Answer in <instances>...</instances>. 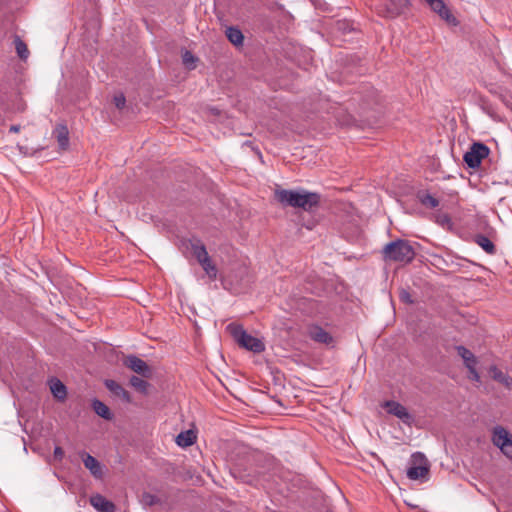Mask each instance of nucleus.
I'll use <instances>...</instances> for the list:
<instances>
[{
	"label": "nucleus",
	"instance_id": "4",
	"mask_svg": "<svg viewBox=\"0 0 512 512\" xmlns=\"http://www.w3.org/2000/svg\"><path fill=\"white\" fill-rule=\"evenodd\" d=\"M408 5V0H378L376 10L386 18H395L402 14Z\"/></svg>",
	"mask_w": 512,
	"mask_h": 512
},
{
	"label": "nucleus",
	"instance_id": "32",
	"mask_svg": "<svg viewBox=\"0 0 512 512\" xmlns=\"http://www.w3.org/2000/svg\"><path fill=\"white\" fill-rule=\"evenodd\" d=\"M182 61H183V64L188 69H194L195 68V63L197 61V58L194 56V54L191 51L186 50L182 54Z\"/></svg>",
	"mask_w": 512,
	"mask_h": 512
},
{
	"label": "nucleus",
	"instance_id": "3",
	"mask_svg": "<svg viewBox=\"0 0 512 512\" xmlns=\"http://www.w3.org/2000/svg\"><path fill=\"white\" fill-rule=\"evenodd\" d=\"M490 149L482 142H474L469 150L464 154L463 160L465 164L471 168H478L483 159L488 157Z\"/></svg>",
	"mask_w": 512,
	"mask_h": 512
},
{
	"label": "nucleus",
	"instance_id": "30",
	"mask_svg": "<svg viewBox=\"0 0 512 512\" xmlns=\"http://www.w3.org/2000/svg\"><path fill=\"white\" fill-rule=\"evenodd\" d=\"M140 502L144 506L152 507L154 505L159 504L161 502V500L154 494H151L149 492H144L141 495Z\"/></svg>",
	"mask_w": 512,
	"mask_h": 512
},
{
	"label": "nucleus",
	"instance_id": "1",
	"mask_svg": "<svg viewBox=\"0 0 512 512\" xmlns=\"http://www.w3.org/2000/svg\"><path fill=\"white\" fill-rule=\"evenodd\" d=\"M415 250L408 240L396 239L387 243L382 249V256L386 262L408 264L415 258Z\"/></svg>",
	"mask_w": 512,
	"mask_h": 512
},
{
	"label": "nucleus",
	"instance_id": "38",
	"mask_svg": "<svg viewBox=\"0 0 512 512\" xmlns=\"http://www.w3.org/2000/svg\"><path fill=\"white\" fill-rule=\"evenodd\" d=\"M10 132L12 133H17L20 131V126L19 125H12L9 129Z\"/></svg>",
	"mask_w": 512,
	"mask_h": 512
},
{
	"label": "nucleus",
	"instance_id": "33",
	"mask_svg": "<svg viewBox=\"0 0 512 512\" xmlns=\"http://www.w3.org/2000/svg\"><path fill=\"white\" fill-rule=\"evenodd\" d=\"M114 104L118 109H123L126 104V98L124 94L120 93L114 96L113 98Z\"/></svg>",
	"mask_w": 512,
	"mask_h": 512
},
{
	"label": "nucleus",
	"instance_id": "13",
	"mask_svg": "<svg viewBox=\"0 0 512 512\" xmlns=\"http://www.w3.org/2000/svg\"><path fill=\"white\" fill-rule=\"evenodd\" d=\"M90 504L99 512H116V505L101 494L90 497Z\"/></svg>",
	"mask_w": 512,
	"mask_h": 512
},
{
	"label": "nucleus",
	"instance_id": "24",
	"mask_svg": "<svg viewBox=\"0 0 512 512\" xmlns=\"http://www.w3.org/2000/svg\"><path fill=\"white\" fill-rule=\"evenodd\" d=\"M196 441V435L192 430H187L179 433L176 437V443L180 447H189Z\"/></svg>",
	"mask_w": 512,
	"mask_h": 512
},
{
	"label": "nucleus",
	"instance_id": "36",
	"mask_svg": "<svg viewBox=\"0 0 512 512\" xmlns=\"http://www.w3.org/2000/svg\"><path fill=\"white\" fill-rule=\"evenodd\" d=\"M469 371V378L473 381L479 382L480 381V375L476 370V367H473L472 369H468Z\"/></svg>",
	"mask_w": 512,
	"mask_h": 512
},
{
	"label": "nucleus",
	"instance_id": "10",
	"mask_svg": "<svg viewBox=\"0 0 512 512\" xmlns=\"http://www.w3.org/2000/svg\"><path fill=\"white\" fill-rule=\"evenodd\" d=\"M384 408H386L387 412L391 415L396 416L400 420H402L406 424H410L413 420L412 415L408 412V410L399 402L388 400L384 403Z\"/></svg>",
	"mask_w": 512,
	"mask_h": 512
},
{
	"label": "nucleus",
	"instance_id": "9",
	"mask_svg": "<svg viewBox=\"0 0 512 512\" xmlns=\"http://www.w3.org/2000/svg\"><path fill=\"white\" fill-rule=\"evenodd\" d=\"M430 8L448 24L458 25L456 17L450 12L443 0H425Z\"/></svg>",
	"mask_w": 512,
	"mask_h": 512
},
{
	"label": "nucleus",
	"instance_id": "18",
	"mask_svg": "<svg viewBox=\"0 0 512 512\" xmlns=\"http://www.w3.org/2000/svg\"><path fill=\"white\" fill-rule=\"evenodd\" d=\"M190 248H191L193 255L195 256V258L197 259V261L199 263L201 261H205V260L207 261V257L209 255H208L205 245L202 243L201 240H199V239L190 240Z\"/></svg>",
	"mask_w": 512,
	"mask_h": 512
},
{
	"label": "nucleus",
	"instance_id": "8",
	"mask_svg": "<svg viewBox=\"0 0 512 512\" xmlns=\"http://www.w3.org/2000/svg\"><path fill=\"white\" fill-rule=\"evenodd\" d=\"M302 189L288 190L276 189L274 192L275 199L283 206L297 208L300 200Z\"/></svg>",
	"mask_w": 512,
	"mask_h": 512
},
{
	"label": "nucleus",
	"instance_id": "22",
	"mask_svg": "<svg viewBox=\"0 0 512 512\" xmlns=\"http://www.w3.org/2000/svg\"><path fill=\"white\" fill-rule=\"evenodd\" d=\"M92 408L98 416L104 418L105 420H111L113 418V414L110 408L98 399H94L92 401Z\"/></svg>",
	"mask_w": 512,
	"mask_h": 512
},
{
	"label": "nucleus",
	"instance_id": "19",
	"mask_svg": "<svg viewBox=\"0 0 512 512\" xmlns=\"http://www.w3.org/2000/svg\"><path fill=\"white\" fill-rule=\"evenodd\" d=\"M50 390L58 401H64L67 397L66 386L57 378L50 381Z\"/></svg>",
	"mask_w": 512,
	"mask_h": 512
},
{
	"label": "nucleus",
	"instance_id": "35",
	"mask_svg": "<svg viewBox=\"0 0 512 512\" xmlns=\"http://www.w3.org/2000/svg\"><path fill=\"white\" fill-rule=\"evenodd\" d=\"M53 456L56 460L61 461L64 457V450L60 446L54 448Z\"/></svg>",
	"mask_w": 512,
	"mask_h": 512
},
{
	"label": "nucleus",
	"instance_id": "23",
	"mask_svg": "<svg viewBox=\"0 0 512 512\" xmlns=\"http://www.w3.org/2000/svg\"><path fill=\"white\" fill-rule=\"evenodd\" d=\"M490 375H491V377L495 381L503 384L507 388H511V386H512V377H510L507 374L503 373L496 366H491V368H490Z\"/></svg>",
	"mask_w": 512,
	"mask_h": 512
},
{
	"label": "nucleus",
	"instance_id": "28",
	"mask_svg": "<svg viewBox=\"0 0 512 512\" xmlns=\"http://www.w3.org/2000/svg\"><path fill=\"white\" fill-rule=\"evenodd\" d=\"M334 28L337 32H340L343 35H346L348 33L356 31V28L354 27V23L347 19L338 20L335 23Z\"/></svg>",
	"mask_w": 512,
	"mask_h": 512
},
{
	"label": "nucleus",
	"instance_id": "21",
	"mask_svg": "<svg viewBox=\"0 0 512 512\" xmlns=\"http://www.w3.org/2000/svg\"><path fill=\"white\" fill-rule=\"evenodd\" d=\"M226 37L234 46H241L244 41L242 31L235 26H230L226 29Z\"/></svg>",
	"mask_w": 512,
	"mask_h": 512
},
{
	"label": "nucleus",
	"instance_id": "6",
	"mask_svg": "<svg viewBox=\"0 0 512 512\" xmlns=\"http://www.w3.org/2000/svg\"><path fill=\"white\" fill-rule=\"evenodd\" d=\"M412 462L414 465L408 468L407 477L411 480L425 478L429 473V466L425 456L420 452H416L412 455Z\"/></svg>",
	"mask_w": 512,
	"mask_h": 512
},
{
	"label": "nucleus",
	"instance_id": "7",
	"mask_svg": "<svg viewBox=\"0 0 512 512\" xmlns=\"http://www.w3.org/2000/svg\"><path fill=\"white\" fill-rule=\"evenodd\" d=\"M123 365L143 378H151L153 375V369L136 355L125 356Z\"/></svg>",
	"mask_w": 512,
	"mask_h": 512
},
{
	"label": "nucleus",
	"instance_id": "34",
	"mask_svg": "<svg viewBox=\"0 0 512 512\" xmlns=\"http://www.w3.org/2000/svg\"><path fill=\"white\" fill-rule=\"evenodd\" d=\"M399 297H400V300L404 303H409V304L413 303V299H412L410 293L406 290H402L400 292Z\"/></svg>",
	"mask_w": 512,
	"mask_h": 512
},
{
	"label": "nucleus",
	"instance_id": "14",
	"mask_svg": "<svg viewBox=\"0 0 512 512\" xmlns=\"http://www.w3.org/2000/svg\"><path fill=\"white\" fill-rule=\"evenodd\" d=\"M105 387L115 396L121 398L124 402L132 401L130 393L118 382L112 379L105 380Z\"/></svg>",
	"mask_w": 512,
	"mask_h": 512
},
{
	"label": "nucleus",
	"instance_id": "29",
	"mask_svg": "<svg viewBox=\"0 0 512 512\" xmlns=\"http://www.w3.org/2000/svg\"><path fill=\"white\" fill-rule=\"evenodd\" d=\"M377 103H378L377 92L373 88H370L367 91V94L362 99L363 108L364 109L372 108V106Z\"/></svg>",
	"mask_w": 512,
	"mask_h": 512
},
{
	"label": "nucleus",
	"instance_id": "20",
	"mask_svg": "<svg viewBox=\"0 0 512 512\" xmlns=\"http://www.w3.org/2000/svg\"><path fill=\"white\" fill-rule=\"evenodd\" d=\"M474 242L480 246L487 254L494 255L496 253V246L485 235L477 234L474 236Z\"/></svg>",
	"mask_w": 512,
	"mask_h": 512
},
{
	"label": "nucleus",
	"instance_id": "37",
	"mask_svg": "<svg viewBox=\"0 0 512 512\" xmlns=\"http://www.w3.org/2000/svg\"><path fill=\"white\" fill-rule=\"evenodd\" d=\"M437 222L444 226L450 223V218L447 214H441L437 217Z\"/></svg>",
	"mask_w": 512,
	"mask_h": 512
},
{
	"label": "nucleus",
	"instance_id": "11",
	"mask_svg": "<svg viewBox=\"0 0 512 512\" xmlns=\"http://www.w3.org/2000/svg\"><path fill=\"white\" fill-rule=\"evenodd\" d=\"M321 201V195L317 192H310L302 189L299 203L297 208H301L304 211H311L318 207Z\"/></svg>",
	"mask_w": 512,
	"mask_h": 512
},
{
	"label": "nucleus",
	"instance_id": "17",
	"mask_svg": "<svg viewBox=\"0 0 512 512\" xmlns=\"http://www.w3.org/2000/svg\"><path fill=\"white\" fill-rule=\"evenodd\" d=\"M458 355L463 359L464 365L467 369H472L478 364L476 356L466 347L459 345L456 346Z\"/></svg>",
	"mask_w": 512,
	"mask_h": 512
},
{
	"label": "nucleus",
	"instance_id": "25",
	"mask_svg": "<svg viewBox=\"0 0 512 512\" xmlns=\"http://www.w3.org/2000/svg\"><path fill=\"white\" fill-rule=\"evenodd\" d=\"M417 198L427 208L433 209L439 205V200L427 192H418Z\"/></svg>",
	"mask_w": 512,
	"mask_h": 512
},
{
	"label": "nucleus",
	"instance_id": "2",
	"mask_svg": "<svg viewBox=\"0 0 512 512\" xmlns=\"http://www.w3.org/2000/svg\"><path fill=\"white\" fill-rule=\"evenodd\" d=\"M227 330L240 347L254 353H261L265 350L264 343L260 339L248 334L241 325L231 323L227 326Z\"/></svg>",
	"mask_w": 512,
	"mask_h": 512
},
{
	"label": "nucleus",
	"instance_id": "12",
	"mask_svg": "<svg viewBox=\"0 0 512 512\" xmlns=\"http://www.w3.org/2000/svg\"><path fill=\"white\" fill-rule=\"evenodd\" d=\"M80 457L85 468H87L95 478L101 479L103 477L102 466L95 457L85 451L80 453Z\"/></svg>",
	"mask_w": 512,
	"mask_h": 512
},
{
	"label": "nucleus",
	"instance_id": "26",
	"mask_svg": "<svg viewBox=\"0 0 512 512\" xmlns=\"http://www.w3.org/2000/svg\"><path fill=\"white\" fill-rule=\"evenodd\" d=\"M14 45L18 57L22 60H26L29 56V50L26 43L20 38V36H14Z\"/></svg>",
	"mask_w": 512,
	"mask_h": 512
},
{
	"label": "nucleus",
	"instance_id": "31",
	"mask_svg": "<svg viewBox=\"0 0 512 512\" xmlns=\"http://www.w3.org/2000/svg\"><path fill=\"white\" fill-rule=\"evenodd\" d=\"M199 264L202 266V268L205 270V272L208 274L210 278H216L217 269L215 265L212 263L209 256L207 257V261H201Z\"/></svg>",
	"mask_w": 512,
	"mask_h": 512
},
{
	"label": "nucleus",
	"instance_id": "15",
	"mask_svg": "<svg viewBox=\"0 0 512 512\" xmlns=\"http://www.w3.org/2000/svg\"><path fill=\"white\" fill-rule=\"evenodd\" d=\"M53 136L56 138L61 150L69 148V131L66 125L57 124L53 130Z\"/></svg>",
	"mask_w": 512,
	"mask_h": 512
},
{
	"label": "nucleus",
	"instance_id": "27",
	"mask_svg": "<svg viewBox=\"0 0 512 512\" xmlns=\"http://www.w3.org/2000/svg\"><path fill=\"white\" fill-rule=\"evenodd\" d=\"M129 383L136 391L144 395L148 394L149 383L146 380L138 376H132Z\"/></svg>",
	"mask_w": 512,
	"mask_h": 512
},
{
	"label": "nucleus",
	"instance_id": "16",
	"mask_svg": "<svg viewBox=\"0 0 512 512\" xmlns=\"http://www.w3.org/2000/svg\"><path fill=\"white\" fill-rule=\"evenodd\" d=\"M309 336L312 340L322 344H330L333 342V337L322 327L314 326L309 330Z\"/></svg>",
	"mask_w": 512,
	"mask_h": 512
},
{
	"label": "nucleus",
	"instance_id": "5",
	"mask_svg": "<svg viewBox=\"0 0 512 512\" xmlns=\"http://www.w3.org/2000/svg\"><path fill=\"white\" fill-rule=\"evenodd\" d=\"M492 442L506 457L512 459V435L504 427H494Z\"/></svg>",
	"mask_w": 512,
	"mask_h": 512
}]
</instances>
